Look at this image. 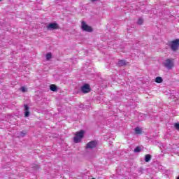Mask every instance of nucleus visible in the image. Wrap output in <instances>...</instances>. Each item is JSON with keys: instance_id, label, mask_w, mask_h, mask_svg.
Listing matches in <instances>:
<instances>
[{"instance_id": "1", "label": "nucleus", "mask_w": 179, "mask_h": 179, "mask_svg": "<svg viewBox=\"0 0 179 179\" xmlns=\"http://www.w3.org/2000/svg\"><path fill=\"white\" fill-rule=\"evenodd\" d=\"M85 135V131L83 130L80 131L76 134V136L73 138V141L75 143H79L82 139H83V136Z\"/></svg>"}, {"instance_id": "2", "label": "nucleus", "mask_w": 179, "mask_h": 179, "mask_svg": "<svg viewBox=\"0 0 179 179\" xmlns=\"http://www.w3.org/2000/svg\"><path fill=\"white\" fill-rule=\"evenodd\" d=\"M169 47L172 51H177L179 48V39H176L169 43Z\"/></svg>"}, {"instance_id": "3", "label": "nucleus", "mask_w": 179, "mask_h": 179, "mask_svg": "<svg viewBox=\"0 0 179 179\" xmlns=\"http://www.w3.org/2000/svg\"><path fill=\"white\" fill-rule=\"evenodd\" d=\"M81 29L83 31H87L88 33H92L93 29L91 28L90 26L87 25L85 21L81 22Z\"/></svg>"}, {"instance_id": "4", "label": "nucleus", "mask_w": 179, "mask_h": 179, "mask_svg": "<svg viewBox=\"0 0 179 179\" xmlns=\"http://www.w3.org/2000/svg\"><path fill=\"white\" fill-rule=\"evenodd\" d=\"M164 65L167 69H171L174 66V62H173V59H167L165 60Z\"/></svg>"}, {"instance_id": "5", "label": "nucleus", "mask_w": 179, "mask_h": 179, "mask_svg": "<svg viewBox=\"0 0 179 179\" xmlns=\"http://www.w3.org/2000/svg\"><path fill=\"white\" fill-rule=\"evenodd\" d=\"M97 141H92L87 143L86 148L87 149H94L96 146H97Z\"/></svg>"}, {"instance_id": "6", "label": "nucleus", "mask_w": 179, "mask_h": 179, "mask_svg": "<svg viewBox=\"0 0 179 179\" xmlns=\"http://www.w3.org/2000/svg\"><path fill=\"white\" fill-rule=\"evenodd\" d=\"M81 92L83 93H90V86L89 84H85L83 86L81 87Z\"/></svg>"}, {"instance_id": "7", "label": "nucleus", "mask_w": 179, "mask_h": 179, "mask_svg": "<svg viewBox=\"0 0 179 179\" xmlns=\"http://www.w3.org/2000/svg\"><path fill=\"white\" fill-rule=\"evenodd\" d=\"M47 29L48 30H55V29H59V26L57 23H50L48 25Z\"/></svg>"}, {"instance_id": "8", "label": "nucleus", "mask_w": 179, "mask_h": 179, "mask_svg": "<svg viewBox=\"0 0 179 179\" xmlns=\"http://www.w3.org/2000/svg\"><path fill=\"white\" fill-rule=\"evenodd\" d=\"M29 108H29V106L24 105V117H29V115H30V111H29Z\"/></svg>"}, {"instance_id": "9", "label": "nucleus", "mask_w": 179, "mask_h": 179, "mask_svg": "<svg viewBox=\"0 0 179 179\" xmlns=\"http://www.w3.org/2000/svg\"><path fill=\"white\" fill-rule=\"evenodd\" d=\"M117 65L119 66H124L127 65V62H125V60H119Z\"/></svg>"}, {"instance_id": "10", "label": "nucleus", "mask_w": 179, "mask_h": 179, "mask_svg": "<svg viewBox=\"0 0 179 179\" xmlns=\"http://www.w3.org/2000/svg\"><path fill=\"white\" fill-rule=\"evenodd\" d=\"M134 131L136 135H141V134H142V129L140 127H136Z\"/></svg>"}, {"instance_id": "11", "label": "nucleus", "mask_w": 179, "mask_h": 179, "mask_svg": "<svg viewBox=\"0 0 179 179\" xmlns=\"http://www.w3.org/2000/svg\"><path fill=\"white\" fill-rule=\"evenodd\" d=\"M50 89L52 92H57V85H55L54 84L50 85Z\"/></svg>"}, {"instance_id": "12", "label": "nucleus", "mask_w": 179, "mask_h": 179, "mask_svg": "<svg viewBox=\"0 0 179 179\" xmlns=\"http://www.w3.org/2000/svg\"><path fill=\"white\" fill-rule=\"evenodd\" d=\"M152 159V156H150V155H146L145 157V162H146V163L150 162V159Z\"/></svg>"}, {"instance_id": "13", "label": "nucleus", "mask_w": 179, "mask_h": 179, "mask_svg": "<svg viewBox=\"0 0 179 179\" xmlns=\"http://www.w3.org/2000/svg\"><path fill=\"white\" fill-rule=\"evenodd\" d=\"M155 82L157 83H162V82H163V78H162V77H157L155 78Z\"/></svg>"}, {"instance_id": "14", "label": "nucleus", "mask_w": 179, "mask_h": 179, "mask_svg": "<svg viewBox=\"0 0 179 179\" xmlns=\"http://www.w3.org/2000/svg\"><path fill=\"white\" fill-rule=\"evenodd\" d=\"M141 150H142V149L141 148V147L138 146L134 149V152L139 153V152H141Z\"/></svg>"}, {"instance_id": "15", "label": "nucleus", "mask_w": 179, "mask_h": 179, "mask_svg": "<svg viewBox=\"0 0 179 179\" xmlns=\"http://www.w3.org/2000/svg\"><path fill=\"white\" fill-rule=\"evenodd\" d=\"M52 57V55L51 53H48L46 55V59H48V60L51 59Z\"/></svg>"}, {"instance_id": "16", "label": "nucleus", "mask_w": 179, "mask_h": 179, "mask_svg": "<svg viewBox=\"0 0 179 179\" xmlns=\"http://www.w3.org/2000/svg\"><path fill=\"white\" fill-rule=\"evenodd\" d=\"M20 90H21V92H22L23 93H26V92H27V89L26 87H22L20 88Z\"/></svg>"}, {"instance_id": "17", "label": "nucleus", "mask_w": 179, "mask_h": 179, "mask_svg": "<svg viewBox=\"0 0 179 179\" xmlns=\"http://www.w3.org/2000/svg\"><path fill=\"white\" fill-rule=\"evenodd\" d=\"M138 24H143V19L142 18H139L138 22H137Z\"/></svg>"}, {"instance_id": "18", "label": "nucleus", "mask_w": 179, "mask_h": 179, "mask_svg": "<svg viewBox=\"0 0 179 179\" xmlns=\"http://www.w3.org/2000/svg\"><path fill=\"white\" fill-rule=\"evenodd\" d=\"M26 136V132H24V131H21L20 132V136H22V138H24V136Z\"/></svg>"}, {"instance_id": "19", "label": "nucleus", "mask_w": 179, "mask_h": 179, "mask_svg": "<svg viewBox=\"0 0 179 179\" xmlns=\"http://www.w3.org/2000/svg\"><path fill=\"white\" fill-rule=\"evenodd\" d=\"M175 128H176V129H178V131H179V123L175 124Z\"/></svg>"}, {"instance_id": "20", "label": "nucleus", "mask_w": 179, "mask_h": 179, "mask_svg": "<svg viewBox=\"0 0 179 179\" xmlns=\"http://www.w3.org/2000/svg\"><path fill=\"white\" fill-rule=\"evenodd\" d=\"M97 0H91L92 2H96Z\"/></svg>"}, {"instance_id": "21", "label": "nucleus", "mask_w": 179, "mask_h": 179, "mask_svg": "<svg viewBox=\"0 0 179 179\" xmlns=\"http://www.w3.org/2000/svg\"><path fill=\"white\" fill-rule=\"evenodd\" d=\"M177 179H179V176L177 178Z\"/></svg>"}, {"instance_id": "22", "label": "nucleus", "mask_w": 179, "mask_h": 179, "mask_svg": "<svg viewBox=\"0 0 179 179\" xmlns=\"http://www.w3.org/2000/svg\"><path fill=\"white\" fill-rule=\"evenodd\" d=\"M1 1H2V0H0V2H1Z\"/></svg>"}]
</instances>
